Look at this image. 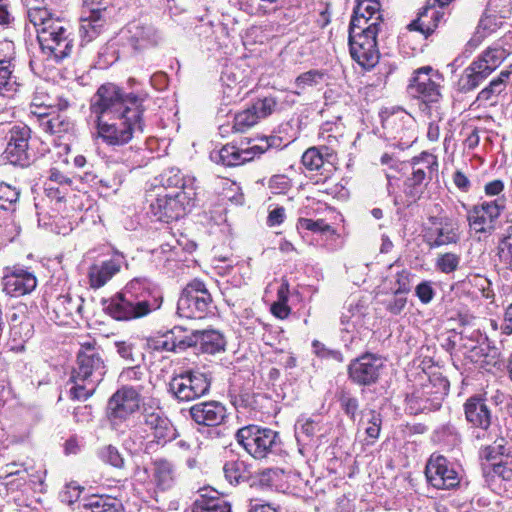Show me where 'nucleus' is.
<instances>
[{"instance_id":"1","label":"nucleus","mask_w":512,"mask_h":512,"mask_svg":"<svg viewBox=\"0 0 512 512\" xmlns=\"http://www.w3.org/2000/svg\"><path fill=\"white\" fill-rule=\"evenodd\" d=\"M146 97L125 93L113 83L101 85L90 100L97 136L108 146H123L144 133Z\"/></svg>"},{"instance_id":"2","label":"nucleus","mask_w":512,"mask_h":512,"mask_svg":"<svg viewBox=\"0 0 512 512\" xmlns=\"http://www.w3.org/2000/svg\"><path fill=\"white\" fill-rule=\"evenodd\" d=\"M106 374V365L99 348L92 343L81 345L69 379V397L85 401L91 397Z\"/></svg>"},{"instance_id":"3","label":"nucleus","mask_w":512,"mask_h":512,"mask_svg":"<svg viewBox=\"0 0 512 512\" xmlns=\"http://www.w3.org/2000/svg\"><path fill=\"white\" fill-rule=\"evenodd\" d=\"M187 191H165L148 193L150 214L165 223L184 217L195 205L197 192L188 186Z\"/></svg>"},{"instance_id":"4","label":"nucleus","mask_w":512,"mask_h":512,"mask_svg":"<svg viewBox=\"0 0 512 512\" xmlns=\"http://www.w3.org/2000/svg\"><path fill=\"white\" fill-rule=\"evenodd\" d=\"M412 174L404 182L403 195L394 198V204L399 208H408L415 204L424 193L427 185L426 177L437 171L438 162L435 155L422 152L412 158Z\"/></svg>"},{"instance_id":"5","label":"nucleus","mask_w":512,"mask_h":512,"mask_svg":"<svg viewBox=\"0 0 512 512\" xmlns=\"http://www.w3.org/2000/svg\"><path fill=\"white\" fill-rule=\"evenodd\" d=\"M238 443L255 459L275 454L281 445L278 432L258 425H248L236 433Z\"/></svg>"},{"instance_id":"6","label":"nucleus","mask_w":512,"mask_h":512,"mask_svg":"<svg viewBox=\"0 0 512 512\" xmlns=\"http://www.w3.org/2000/svg\"><path fill=\"white\" fill-rule=\"evenodd\" d=\"M448 392L449 382L445 378L437 377L434 380H429L407 395V410L414 415L439 410Z\"/></svg>"},{"instance_id":"7","label":"nucleus","mask_w":512,"mask_h":512,"mask_svg":"<svg viewBox=\"0 0 512 512\" xmlns=\"http://www.w3.org/2000/svg\"><path fill=\"white\" fill-rule=\"evenodd\" d=\"M212 304V297L203 281L194 279L182 290L177 302V313L188 319L204 318Z\"/></svg>"},{"instance_id":"8","label":"nucleus","mask_w":512,"mask_h":512,"mask_svg":"<svg viewBox=\"0 0 512 512\" xmlns=\"http://www.w3.org/2000/svg\"><path fill=\"white\" fill-rule=\"evenodd\" d=\"M42 54L47 60L59 63L69 57L73 49L71 33L61 21L49 28H42L37 34Z\"/></svg>"},{"instance_id":"9","label":"nucleus","mask_w":512,"mask_h":512,"mask_svg":"<svg viewBox=\"0 0 512 512\" xmlns=\"http://www.w3.org/2000/svg\"><path fill=\"white\" fill-rule=\"evenodd\" d=\"M211 387L210 377L198 370H186L173 376L168 391L179 401L189 402L206 395Z\"/></svg>"},{"instance_id":"10","label":"nucleus","mask_w":512,"mask_h":512,"mask_svg":"<svg viewBox=\"0 0 512 512\" xmlns=\"http://www.w3.org/2000/svg\"><path fill=\"white\" fill-rule=\"evenodd\" d=\"M141 389L123 385L109 398L106 415L112 425H118L129 419L140 409Z\"/></svg>"},{"instance_id":"11","label":"nucleus","mask_w":512,"mask_h":512,"mask_svg":"<svg viewBox=\"0 0 512 512\" xmlns=\"http://www.w3.org/2000/svg\"><path fill=\"white\" fill-rule=\"evenodd\" d=\"M384 368V358L366 352L350 361L347 366L348 379L358 386H371L378 382Z\"/></svg>"},{"instance_id":"12","label":"nucleus","mask_w":512,"mask_h":512,"mask_svg":"<svg viewBox=\"0 0 512 512\" xmlns=\"http://www.w3.org/2000/svg\"><path fill=\"white\" fill-rule=\"evenodd\" d=\"M439 74L431 66L416 69L408 85L409 94L426 105L436 104L441 98V87L436 81Z\"/></svg>"},{"instance_id":"13","label":"nucleus","mask_w":512,"mask_h":512,"mask_svg":"<svg viewBox=\"0 0 512 512\" xmlns=\"http://www.w3.org/2000/svg\"><path fill=\"white\" fill-rule=\"evenodd\" d=\"M279 139L270 137L261 140L260 144L248 148H239L235 145H225L220 150L212 151L211 160L224 166L232 167L251 161L256 155L263 154L270 147L274 146Z\"/></svg>"},{"instance_id":"14","label":"nucleus","mask_w":512,"mask_h":512,"mask_svg":"<svg viewBox=\"0 0 512 512\" xmlns=\"http://www.w3.org/2000/svg\"><path fill=\"white\" fill-rule=\"evenodd\" d=\"M504 196L493 201H483L467 210V220L470 228L476 233L491 234L495 222L505 209Z\"/></svg>"},{"instance_id":"15","label":"nucleus","mask_w":512,"mask_h":512,"mask_svg":"<svg viewBox=\"0 0 512 512\" xmlns=\"http://www.w3.org/2000/svg\"><path fill=\"white\" fill-rule=\"evenodd\" d=\"M427 481L436 489H453L460 483L454 463L445 456L432 454L425 468Z\"/></svg>"},{"instance_id":"16","label":"nucleus","mask_w":512,"mask_h":512,"mask_svg":"<svg viewBox=\"0 0 512 512\" xmlns=\"http://www.w3.org/2000/svg\"><path fill=\"white\" fill-rule=\"evenodd\" d=\"M144 424L151 431L153 441L147 444V448L154 442L165 445L178 437V431L171 420L165 415L160 407L144 406L142 410Z\"/></svg>"},{"instance_id":"17","label":"nucleus","mask_w":512,"mask_h":512,"mask_svg":"<svg viewBox=\"0 0 512 512\" xmlns=\"http://www.w3.org/2000/svg\"><path fill=\"white\" fill-rule=\"evenodd\" d=\"M124 294L135 301L138 308L151 311L157 310L162 304V294L147 278H134L125 287Z\"/></svg>"},{"instance_id":"18","label":"nucleus","mask_w":512,"mask_h":512,"mask_svg":"<svg viewBox=\"0 0 512 512\" xmlns=\"http://www.w3.org/2000/svg\"><path fill=\"white\" fill-rule=\"evenodd\" d=\"M377 35H349V48L353 60L363 69L371 70L379 63Z\"/></svg>"},{"instance_id":"19","label":"nucleus","mask_w":512,"mask_h":512,"mask_svg":"<svg viewBox=\"0 0 512 512\" xmlns=\"http://www.w3.org/2000/svg\"><path fill=\"white\" fill-rule=\"evenodd\" d=\"M277 105L273 97L256 100L250 107L237 113L234 117L233 129L236 132H245L257 124L261 119L273 113Z\"/></svg>"},{"instance_id":"20","label":"nucleus","mask_w":512,"mask_h":512,"mask_svg":"<svg viewBox=\"0 0 512 512\" xmlns=\"http://www.w3.org/2000/svg\"><path fill=\"white\" fill-rule=\"evenodd\" d=\"M30 129L27 126H14L10 131V137L4 157L13 165L28 166L30 156L28 152Z\"/></svg>"},{"instance_id":"21","label":"nucleus","mask_w":512,"mask_h":512,"mask_svg":"<svg viewBox=\"0 0 512 512\" xmlns=\"http://www.w3.org/2000/svg\"><path fill=\"white\" fill-rule=\"evenodd\" d=\"M191 419L199 426L217 427L227 418L226 406L215 400L203 401L189 408Z\"/></svg>"},{"instance_id":"22","label":"nucleus","mask_w":512,"mask_h":512,"mask_svg":"<svg viewBox=\"0 0 512 512\" xmlns=\"http://www.w3.org/2000/svg\"><path fill=\"white\" fill-rule=\"evenodd\" d=\"M428 237L431 245L442 246L459 240V223L453 217L443 215L430 218Z\"/></svg>"},{"instance_id":"23","label":"nucleus","mask_w":512,"mask_h":512,"mask_svg":"<svg viewBox=\"0 0 512 512\" xmlns=\"http://www.w3.org/2000/svg\"><path fill=\"white\" fill-rule=\"evenodd\" d=\"M463 408L465 419L472 427L488 431L492 423V412L486 398L473 395L465 401Z\"/></svg>"},{"instance_id":"24","label":"nucleus","mask_w":512,"mask_h":512,"mask_svg":"<svg viewBox=\"0 0 512 512\" xmlns=\"http://www.w3.org/2000/svg\"><path fill=\"white\" fill-rule=\"evenodd\" d=\"M3 280V291L11 297L29 294L37 286L35 275L21 267H14Z\"/></svg>"},{"instance_id":"25","label":"nucleus","mask_w":512,"mask_h":512,"mask_svg":"<svg viewBox=\"0 0 512 512\" xmlns=\"http://www.w3.org/2000/svg\"><path fill=\"white\" fill-rule=\"evenodd\" d=\"M106 23L105 6L84 10L80 19L79 35L82 43H89L104 30Z\"/></svg>"},{"instance_id":"26","label":"nucleus","mask_w":512,"mask_h":512,"mask_svg":"<svg viewBox=\"0 0 512 512\" xmlns=\"http://www.w3.org/2000/svg\"><path fill=\"white\" fill-rule=\"evenodd\" d=\"M512 53V35H506L487 47L476 59L492 73Z\"/></svg>"},{"instance_id":"27","label":"nucleus","mask_w":512,"mask_h":512,"mask_svg":"<svg viewBox=\"0 0 512 512\" xmlns=\"http://www.w3.org/2000/svg\"><path fill=\"white\" fill-rule=\"evenodd\" d=\"M106 311L116 320H131L149 314L148 310L138 308L135 301H131L123 292L111 298Z\"/></svg>"},{"instance_id":"28","label":"nucleus","mask_w":512,"mask_h":512,"mask_svg":"<svg viewBox=\"0 0 512 512\" xmlns=\"http://www.w3.org/2000/svg\"><path fill=\"white\" fill-rule=\"evenodd\" d=\"M443 17L444 12L432 5L431 0H427L417 18L408 25V28L420 32L427 38L436 30Z\"/></svg>"},{"instance_id":"29","label":"nucleus","mask_w":512,"mask_h":512,"mask_svg":"<svg viewBox=\"0 0 512 512\" xmlns=\"http://www.w3.org/2000/svg\"><path fill=\"white\" fill-rule=\"evenodd\" d=\"M491 74L492 72L487 67L474 59L462 72L457 83L458 90L462 93L471 92L479 87Z\"/></svg>"},{"instance_id":"30","label":"nucleus","mask_w":512,"mask_h":512,"mask_svg":"<svg viewBox=\"0 0 512 512\" xmlns=\"http://www.w3.org/2000/svg\"><path fill=\"white\" fill-rule=\"evenodd\" d=\"M512 75L510 69L502 70L499 75L493 78L477 95L475 102L480 105H496L500 95L506 92L509 79Z\"/></svg>"},{"instance_id":"31","label":"nucleus","mask_w":512,"mask_h":512,"mask_svg":"<svg viewBox=\"0 0 512 512\" xmlns=\"http://www.w3.org/2000/svg\"><path fill=\"white\" fill-rule=\"evenodd\" d=\"M128 40L134 49H144L157 44L158 35L155 28L141 22H131L127 26Z\"/></svg>"},{"instance_id":"32","label":"nucleus","mask_w":512,"mask_h":512,"mask_svg":"<svg viewBox=\"0 0 512 512\" xmlns=\"http://www.w3.org/2000/svg\"><path fill=\"white\" fill-rule=\"evenodd\" d=\"M195 181L194 177L185 176L179 169L171 168L161 175L162 187L158 188L156 192L187 191L186 187L188 186L196 192Z\"/></svg>"},{"instance_id":"33","label":"nucleus","mask_w":512,"mask_h":512,"mask_svg":"<svg viewBox=\"0 0 512 512\" xmlns=\"http://www.w3.org/2000/svg\"><path fill=\"white\" fill-rule=\"evenodd\" d=\"M196 338L195 349L199 352L216 354L225 348V338L218 330H196Z\"/></svg>"},{"instance_id":"34","label":"nucleus","mask_w":512,"mask_h":512,"mask_svg":"<svg viewBox=\"0 0 512 512\" xmlns=\"http://www.w3.org/2000/svg\"><path fill=\"white\" fill-rule=\"evenodd\" d=\"M120 270V264L113 259L94 264L89 268V283L91 288L98 289L104 286Z\"/></svg>"},{"instance_id":"35","label":"nucleus","mask_w":512,"mask_h":512,"mask_svg":"<svg viewBox=\"0 0 512 512\" xmlns=\"http://www.w3.org/2000/svg\"><path fill=\"white\" fill-rule=\"evenodd\" d=\"M39 126L44 132L61 138L72 129L69 119L60 113H39Z\"/></svg>"},{"instance_id":"36","label":"nucleus","mask_w":512,"mask_h":512,"mask_svg":"<svg viewBox=\"0 0 512 512\" xmlns=\"http://www.w3.org/2000/svg\"><path fill=\"white\" fill-rule=\"evenodd\" d=\"M191 512H231V506L213 491L212 494H200L193 502Z\"/></svg>"},{"instance_id":"37","label":"nucleus","mask_w":512,"mask_h":512,"mask_svg":"<svg viewBox=\"0 0 512 512\" xmlns=\"http://www.w3.org/2000/svg\"><path fill=\"white\" fill-rule=\"evenodd\" d=\"M154 480L158 489L162 491L169 490L173 487L174 467L167 459H157L154 461Z\"/></svg>"},{"instance_id":"38","label":"nucleus","mask_w":512,"mask_h":512,"mask_svg":"<svg viewBox=\"0 0 512 512\" xmlns=\"http://www.w3.org/2000/svg\"><path fill=\"white\" fill-rule=\"evenodd\" d=\"M382 16H376V20L352 15L349 25V35H378L382 26Z\"/></svg>"},{"instance_id":"39","label":"nucleus","mask_w":512,"mask_h":512,"mask_svg":"<svg viewBox=\"0 0 512 512\" xmlns=\"http://www.w3.org/2000/svg\"><path fill=\"white\" fill-rule=\"evenodd\" d=\"M225 478L231 484H239L248 481L251 472L249 466L242 460L227 461L223 466Z\"/></svg>"},{"instance_id":"40","label":"nucleus","mask_w":512,"mask_h":512,"mask_svg":"<svg viewBox=\"0 0 512 512\" xmlns=\"http://www.w3.org/2000/svg\"><path fill=\"white\" fill-rule=\"evenodd\" d=\"M29 21L36 28L37 34L42 28H49V26H53L55 23L59 22V19H55L52 17V14L46 7L41 6H31L28 8L27 12Z\"/></svg>"},{"instance_id":"41","label":"nucleus","mask_w":512,"mask_h":512,"mask_svg":"<svg viewBox=\"0 0 512 512\" xmlns=\"http://www.w3.org/2000/svg\"><path fill=\"white\" fill-rule=\"evenodd\" d=\"M120 505V502L111 496L93 495L86 500L84 508L91 512H117Z\"/></svg>"},{"instance_id":"42","label":"nucleus","mask_w":512,"mask_h":512,"mask_svg":"<svg viewBox=\"0 0 512 512\" xmlns=\"http://www.w3.org/2000/svg\"><path fill=\"white\" fill-rule=\"evenodd\" d=\"M327 147H311L302 155V163L309 170H318L331 157Z\"/></svg>"},{"instance_id":"43","label":"nucleus","mask_w":512,"mask_h":512,"mask_svg":"<svg viewBox=\"0 0 512 512\" xmlns=\"http://www.w3.org/2000/svg\"><path fill=\"white\" fill-rule=\"evenodd\" d=\"M171 336L175 341L176 353L197 345L196 330L188 331L181 326H175L171 330Z\"/></svg>"},{"instance_id":"44","label":"nucleus","mask_w":512,"mask_h":512,"mask_svg":"<svg viewBox=\"0 0 512 512\" xmlns=\"http://www.w3.org/2000/svg\"><path fill=\"white\" fill-rule=\"evenodd\" d=\"M81 298H72L70 295H60L54 302V311L58 315L62 316H73L75 313H79L82 308Z\"/></svg>"},{"instance_id":"45","label":"nucleus","mask_w":512,"mask_h":512,"mask_svg":"<svg viewBox=\"0 0 512 512\" xmlns=\"http://www.w3.org/2000/svg\"><path fill=\"white\" fill-rule=\"evenodd\" d=\"M366 314L363 311V307L358 305L354 308H350L347 313H343L341 316V323L344 325V330L351 332V328L361 329L365 327Z\"/></svg>"},{"instance_id":"46","label":"nucleus","mask_w":512,"mask_h":512,"mask_svg":"<svg viewBox=\"0 0 512 512\" xmlns=\"http://www.w3.org/2000/svg\"><path fill=\"white\" fill-rule=\"evenodd\" d=\"M324 80V73L320 70H310L300 74L295 79V94L300 95L309 87L319 85Z\"/></svg>"},{"instance_id":"47","label":"nucleus","mask_w":512,"mask_h":512,"mask_svg":"<svg viewBox=\"0 0 512 512\" xmlns=\"http://www.w3.org/2000/svg\"><path fill=\"white\" fill-rule=\"evenodd\" d=\"M337 399L344 413L354 421L359 410L358 398L349 390L342 388L337 392Z\"/></svg>"},{"instance_id":"48","label":"nucleus","mask_w":512,"mask_h":512,"mask_svg":"<svg viewBox=\"0 0 512 512\" xmlns=\"http://www.w3.org/2000/svg\"><path fill=\"white\" fill-rule=\"evenodd\" d=\"M196 243L183 237L181 239L176 240L175 245H171L169 243L163 244L160 246V252L156 250H152V253H160V254H167L172 253L175 255H179L182 253L192 254L196 251Z\"/></svg>"},{"instance_id":"49","label":"nucleus","mask_w":512,"mask_h":512,"mask_svg":"<svg viewBox=\"0 0 512 512\" xmlns=\"http://www.w3.org/2000/svg\"><path fill=\"white\" fill-rule=\"evenodd\" d=\"M380 7L378 0H359L354 8L353 15L366 17L374 21L376 16H382Z\"/></svg>"},{"instance_id":"50","label":"nucleus","mask_w":512,"mask_h":512,"mask_svg":"<svg viewBox=\"0 0 512 512\" xmlns=\"http://www.w3.org/2000/svg\"><path fill=\"white\" fill-rule=\"evenodd\" d=\"M512 454V445L504 438L496 439L492 445L486 448V458L488 460H495L497 456H505L509 458Z\"/></svg>"},{"instance_id":"51","label":"nucleus","mask_w":512,"mask_h":512,"mask_svg":"<svg viewBox=\"0 0 512 512\" xmlns=\"http://www.w3.org/2000/svg\"><path fill=\"white\" fill-rule=\"evenodd\" d=\"M99 457L103 462L110 464L115 468L120 469L124 467V458L115 446L107 445L101 448L99 451Z\"/></svg>"},{"instance_id":"52","label":"nucleus","mask_w":512,"mask_h":512,"mask_svg":"<svg viewBox=\"0 0 512 512\" xmlns=\"http://www.w3.org/2000/svg\"><path fill=\"white\" fill-rule=\"evenodd\" d=\"M407 294L394 291L393 294L384 301L385 309L392 315H399L407 305Z\"/></svg>"},{"instance_id":"53","label":"nucleus","mask_w":512,"mask_h":512,"mask_svg":"<svg viewBox=\"0 0 512 512\" xmlns=\"http://www.w3.org/2000/svg\"><path fill=\"white\" fill-rule=\"evenodd\" d=\"M20 192L6 183L0 184V208L10 209L19 199Z\"/></svg>"},{"instance_id":"54","label":"nucleus","mask_w":512,"mask_h":512,"mask_svg":"<svg viewBox=\"0 0 512 512\" xmlns=\"http://www.w3.org/2000/svg\"><path fill=\"white\" fill-rule=\"evenodd\" d=\"M312 348H313V352L319 358L327 359V360H334L339 363L343 362V360H344L343 354L339 350L330 349V348L326 347L325 344H323L322 342H320L318 340H314L312 342Z\"/></svg>"},{"instance_id":"55","label":"nucleus","mask_w":512,"mask_h":512,"mask_svg":"<svg viewBox=\"0 0 512 512\" xmlns=\"http://www.w3.org/2000/svg\"><path fill=\"white\" fill-rule=\"evenodd\" d=\"M298 229L308 230L316 233L333 232L332 227L324 220H312L308 218H300L297 224Z\"/></svg>"},{"instance_id":"56","label":"nucleus","mask_w":512,"mask_h":512,"mask_svg":"<svg viewBox=\"0 0 512 512\" xmlns=\"http://www.w3.org/2000/svg\"><path fill=\"white\" fill-rule=\"evenodd\" d=\"M337 127L335 124L332 123H325L319 132V138L322 139L327 143V145H324L323 147H327L329 152L331 153V157L333 156L335 150V146L338 144V137L334 134V130H336Z\"/></svg>"},{"instance_id":"57","label":"nucleus","mask_w":512,"mask_h":512,"mask_svg":"<svg viewBox=\"0 0 512 512\" xmlns=\"http://www.w3.org/2000/svg\"><path fill=\"white\" fill-rule=\"evenodd\" d=\"M500 24L501 22L498 21L496 16L484 15L479 21L477 34H479L481 38L487 37L494 33L499 28Z\"/></svg>"},{"instance_id":"58","label":"nucleus","mask_w":512,"mask_h":512,"mask_svg":"<svg viewBox=\"0 0 512 512\" xmlns=\"http://www.w3.org/2000/svg\"><path fill=\"white\" fill-rule=\"evenodd\" d=\"M369 416L370 418L368 419V426L365 428V433L367 437L371 439V443H374L380 435L382 418L381 414L375 410H370Z\"/></svg>"},{"instance_id":"59","label":"nucleus","mask_w":512,"mask_h":512,"mask_svg":"<svg viewBox=\"0 0 512 512\" xmlns=\"http://www.w3.org/2000/svg\"><path fill=\"white\" fill-rule=\"evenodd\" d=\"M13 65L7 61L0 62V94L4 91H11L15 81L12 77Z\"/></svg>"},{"instance_id":"60","label":"nucleus","mask_w":512,"mask_h":512,"mask_svg":"<svg viewBox=\"0 0 512 512\" xmlns=\"http://www.w3.org/2000/svg\"><path fill=\"white\" fill-rule=\"evenodd\" d=\"M435 294L436 291L431 281H422L415 287V295L418 297L419 301L424 305L431 303V301L435 297Z\"/></svg>"},{"instance_id":"61","label":"nucleus","mask_w":512,"mask_h":512,"mask_svg":"<svg viewBox=\"0 0 512 512\" xmlns=\"http://www.w3.org/2000/svg\"><path fill=\"white\" fill-rule=\"evenodd\" d=\"M414 278L415 275L407 270L398 272L395 280L397 288L394 291L408 294L411 291Z\"/></svg>"},{"instance_id":"62","label":"nucleus","mask_w":512,"mask_h":512,"mask_svg":"<svg viewBox=\"0 0 512 512\" xmlns=\"http://www.w3.org/2000/svg\"><path fill=\"white\" fill-rule=\"evenodd\" d=\"M492 472L505 481L512 480V460L506 458L505 460L492 463Z\"/></svg>"},{"instance_id":"63","label":"nucleus","mask_w":512,"mask_h":512,"mask_svg":"<svg viewBox=\"0 0 512 512\" xmlns=\"http://www.w3.org/2000/svg\"><path fill=\"white\" fill-rule=\"evenodd\" d=\"M398 122H400L402 125H401V129L396 130V133H398V134L404 133L405 124L412 122L411 116L404 112L392 114L391 116L387 117L384 120L383 125H384V127L394 128V125H396Z\"/></svg>"},{"instance_id":"64","label":"nucleus","mask_w":512,"mask_h":512,"mask_svg":"<svg viewBox=\"0 0 512 512\" xmlns=\"http://www.w3.org/2000/svg\"><path fill=\"white\" fill-rule=\"evenodd\" d=\"M290 186V180L285 175H274L269 181L273 193H284Z\"/></svg>"}]
</instances>
